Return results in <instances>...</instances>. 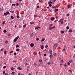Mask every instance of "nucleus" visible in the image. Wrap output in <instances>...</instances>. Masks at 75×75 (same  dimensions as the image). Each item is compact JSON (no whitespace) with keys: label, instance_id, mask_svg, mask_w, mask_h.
<instances>
[{"label":"nucleus","instance_id":"nucleus-1","mask_svg":"<svg viewBox=\"0 0 75 75\" xmlns=\"http://www.w3.org/2000/svg\"><path fill=\"white\" fill-rule=\"evenodd\" d=\"M18 38H19V36H18L16 37L15 39H14L13 41L14 42H16V41H17V40H18Z\"/></svg>","mask_w":75,"mask_h":75},{"label":"nucleus","instance_id":"nucleus-2","mask_svg":"<svg viewBox=\"0 0 75 75\" xmlns=\"http://www.w3.org/2000/svg\"><path fill=\"white\" fill-rule=\"evenodd\" d=\"M30 46L31 47H33L34 46V43H31L30 44Z\"/></svg>","mask_w":75,"mask_h":75},{"label":"nucleus","instance_id":"nucleus-3","mask_svg":"<svg viewBox=\"0 0 75 75\" xmlns=\"http://www.w3.org/2000/svg\"><path fill=\"white\" fill-rule=\"evenodd\" d=\"M49 53H50V55H52V50H49Z\"/></svg>","mask_w":75,"mask_h":75},{"label":"nucleus","instance_id":"nucleus-4","mask_svg":"<svg viewBox=\"0 0 75 75\" xmlns=\"http://www.w3.org/2000/svg\"><path fill=\"white\" fill-rule=\"evenodd\" d=\"M44 45H41V49H42V50H43V49H44Z\"/></svg>","mask_w":75,"mask_h":75},{"label":"nucleus","instance_id":"nucleus-5","mask_svg":"<svg viewBox=\"0 0 75 75\" xmlns=\"http://www.w3.org/2000/svg\"><path fill=\"white\" fill-rule=\"evenodd\" d=\"M54 20H55V18H54V17H53L51 18V20L52 21H54Z\"/></svg>","mask_w":75,"mask_h":75},{"label":"nucleus","instance_id":"nucleus-6","mask_svg":"<svg viewBox=\"0 0 75 75\" xmlns=\"http://www.w3.org/2000/svg\"><path fill=\"white\" fill-rule=\"evenodd\" d=\"M64 67L65 68H66V67H68V65H67L66 64H64Z\"/></svg>","mask_w":75,"mask_h":75},{"label":"nucleus","instance_id":"nucleus-7","mask_svg":"<svg viewBox=\"0 0 75 75\" xmlns=\"http://www.w3.org/2000/svg\"><path fill=\"white\" fill-rule=\"evenodd\" d=\"M55 28V26L49 28V30H52V29H53V28Z\"/></svg>","mask_w":75,"mask_h":75},{"label":"nucleus","instance_id":"nucleus-8","mask_svg":"<svg viewBox=\"0 0 75 75\" xmlns=\"http://www.w3.org/2000/svg\"><path fill=\"white\" fill-rule=\"evenodd\" d=\"M52 8H55V9H56L57 8V7L54 6H52Z\"/></svg>","mask_w":75,"mask_h":75},{"label":"nucleus","instance_id":"nucleus-9","mask_svg":"<svg viewBox=\"0 0 75 75\" xmlns=\"http://www.w3.org/2000/svg\"><path fill=\"white\" fill-rule=\"evenodd\" d=\"M58 11V9H56L54 10V12H57V11Z\"/></svg>","mask_w":75,"mask_h":75},{"label":"nucleus","instance_id":"nucleus-10","mask_svg":"<svg viewBox=\"0 0 75 75\" xmlns=\"http://www.w3.org/2000/svg\"><path fill=\"white\" fill-rule=\"evenodd\" d=\"M18 69H19V70H20V71H21V70L22 69L21 67H18Z\"/></svg>","mask_w":75,"mask_h":75},{"label":"nucleus","instance_id":"nucleus-11","mask_svg":"<svg viewBox=\"0 0 75 75\" xmlns=\"http://www.w3.org/2000/svg\"><path fill=\"white\" fill-rule=\"evenodd\" d=\"M45 41V39L43 38L41 40V42H42V41Z\"/></svg>","mask_w":75,"mask_h":75},{"label":"nucleus","instance_id":"nucleus-12","mask_svg":"<svg viewBox=\"0 0 75 75\" xmlns=\"http://www.w3.org/2000/svg\"><path fill=\"white\" fill-rule=\"evenodd\" d=\"M52 1H50L48 2V4H52Z\"/></svg>","mask_w":75,"mask_h":75},{"label":"nucleus","instance_id":"nucleus-13","mask_svg":"<svg viewBox=\"0 0 75 75\" xmlns=\"http://www.w3.org/2000/svg\"><path fill=\"white\" fill-rule=\"evenodd\" d=\"M63 20H64V19L63 18L62 19H60V20L59 21V22L60 23L61 21H63Z\"/></svg>","mask_w":75,"mask_h":75},{"label":"nucleus","instance_id":"nucleus-14","mask_svg":"<svg viewBox=\"0 0 75 75\" xmlns=\"http://www.w3.org/2000/svg\"><path fill=\"white\" fill-rule=\"evenodd\" d=\"M37 54V53L35 52L34 53H33V54L34 55H36Z\"/></svg>","mask_w":75,"mask_h":75},{"label":"nucleus","instance_id":"nucleus-15","mask_svg":"<svg viewBox=\"0 0 75 75\" xmlns=\"http://www.w3.org/2000/svg\"><path fill=\"white\" fill-rule=\"evenodd\" d=\"M40 28V27H36L35 28V30H37V29H38V28Z\"/></svg>","mask_w":75,"mask_h":75},{"label":"nucleus","instance_id":"nucleus-16","mask_svg":"<svg viewBox=\"0 0 75 75\" xmlns=\"http://www.w3.org/2000/svg\"><path fill=\"white\" fill-rule=\"evenodd\" d=\"M11 18L12 19H14V17H13V16H11Z\"/></svg>","mask_w":75,"mask_h":75},{"label":"nucleus","instance_id":"nucleus-17","mask_svg":"<svg viewBox=\"0 0 75 75\" xmlns=\"http://www.w3.org/2000/svg\"><path fill=\"white\" fill-rule=\"evenodd\" d=\"M57 45H58V44H56L54 45V47H57Z\"/></svg>","mask_w":75,"mask_h":75},{"label":"nucleus","instance_id":"nucleus-18","mask_svg":"<svg viewBox=\"0 0 75 75\" xmlns=\"http://www.w3.org/2000/svg\"><path fill=\"white\" fill-rule=\"evenodd\" d=\"M61 24H64V22L63 21H61Z\"/></svg>","mask_w":75,"mask_h":75},{"label":"nucleus","instance_id":"nucleus-19","mask_svg":"<svg viewBox=\"0 0 75 75\" xmlns=\"http://www.w3.org/2000/svg\"><path fill=\"white\" fill-rule=\"evenodd\" d=\"M27 26V25L26 24H25L23 26V27H25L26 26Z\"/></svg>","mask_w":75,"mask_h":75},{"label":"nucleus","instance_id":"nucleus-20","mask_svg":"<svg viewBox=\"0 0 75 75\" xmlns=\"http://www.w3.org/2000/svg\"><path fill=\"white\" fill-rule=\"evenodd\" d=\"M14 74H15V72H12L11 73V75H14Z\"/></svg>","mask_w":75,"mask_h":75},{"label":"nucleus","instance_id":"nucleus-21","mask_svg":"<svg viewBox=\"0 0 75 75\" xmlns=\"http://www.w3.org/2000/svg\"><path fill=\"white\" fill-rule=\"evenodd\" d=\"M6 52H7V51H5L4 52V54H5V55H6Z\"/></svg>","mask_w":75,"mask_h":75},{"label":"nucleus","instance_id":"nucleus-22","mask_svg":"<svg viewBox=\"0 0 75 75\" xmlns=\"http://www.w3.org/2000/svg\"><path fill=\"white\" fill-rule=\"evenodd\" d=\"M61 33H62V34H64V31H61Z\"/></svg>","mask_w":75,"mask_h":75},{"label":"nucleus","instance_id":"nucleus-23","mask_svg":"<svg viewBox=\"0 0 75 75\" xmlns=\"http://www.w3.org/2000/svg\"><path fill=\"white\" fill-rule=\"evenodd\" d=\"M16 51L18 52L19 51H20V49H16Z\"/></svg>","mask_w":75,"mask_h":75},{"label":"nucleus","instance_id":"nucleus-24","mask_svg":"<svg viewBox=\"0 0 75 75\" xmlns=\"http://www.w3.org/2000/svg\"><path fill=\"white\" fill-rule=\"evenodd\" d=\"M16 17L18 18H20V16H19L17 15Z\"/></svg>","mask_w":75,"mask_h":75},{"label":"nucleus","instance_id":"nucleus-25","mask_svg":"<svg viewBox=\"0 0 75 75\" xmlns=\"http://www.w3.org/2000/svg\"><path fill=\"white\" fill-rule=\"evenodd\" d=\"M10 12H11V13H14V11H10Z\"/></svg>","mask_w":75,"mask_h":75},{"label":"nucleus","instance_id":"nucleus-26","mask_svg":"<svg viewBox=\"0 0 75 75\" xmlns=\"http://www.w3.org/2000/svg\"><path fill=\"white\" fill-rule=\"evenodd\" d=\"M52 24H51L50 25L49 27H52Z\"/></svg>","mask_w":75,"mask_h":75},{"label":"nucleus","instance_id":"nucleus-27","mask_svg":"<svg viewBox=\"0 0 75 75\" xmlns=\"http://www.w3.org/2000/svg\"><path fill=\"white\" fill-rule=\"evenodd\" d=\"M17 55V53L16 52H14V55Z\"/></svg>","mask_w":75,"mask_h":75},{"label":"nucleus","instance_id":"nucleus-28","mask_svg":"<svg viewBox=\"0 0 75 75\" xmlns=\"http://www.w3.org/2000/svg\"><path fill=\"white\" fill-rule=\"evenodd\" d=\"M72 29H70L69 30V32H72Z\"/></svg>","mask_w":75,"mask_h":75},{"label":"nucleus","instance_id":"nucleus-29","mask_svg":"<svg viewBox=\"0 0 75 75\" xmlns=\"http://www.w3.org/2000/svg\"><path fill=\"white\" fill-rule=\"evenodd\" d=\"M7 30H4V33H6Z\"/></svg>","mask_w":75,"mask_h":75},{"label":"nucleus","instance_id":"nucleus-30","mask_svg":"<svg viewBox=\"0 0 75 75\" xmlns=\"http://www.w3.org/2000/svg\"><path fill=\"white\" fill-rule=\"evenodd\" d=\"M18 47H19V46L18 45H17L16 46V47L18 48Z\"/></svg>","mask_w":75,"mask_h":75},{"label":"nucleus","instance_id":"nucleus-31","mask_svg":"<svg viewBox=\"0 0 75 75\" xmlns=\"http://www.w3.org/2000/svg\"><path fill=\"white\" fill-rule=\"evenodd\" d=\"M34 35V34H33V33H32V34H30V36H33Z\"/></svg>","mask_w":75,"mask_h":75},{"label":"nucleus","instance_id":"nucleus-32","mask_svg":"<svg viewBox=\"0 0 75 75\" xmlns=\"http://www.w3.org/2000/svg\"><path fill=\"white\" fill-rule=\"evenodd\" d=\"M50 58H52V54H51L50 56Z\"/></svg>","mask_w":75,"mask_h":75},{"label":"nucleus","instance_id":"nucleus-33","mask_svg":"<svg viewBox=\"0 0 75 75\" xmlns=\"http://www.w3.org/2000/svg\"><path fill=\"white\" fill-rule=\"evenodd\" d=\"M69 62H70V63H71V62H72V60L71 59V60H70L69 61Z\"/></svg>","mask_w":75,"mask_h":75},{"label":"nucleus","instance_id":"nucleus-34","mask_svg":"<svg viewBox=\"0 0 75 75\" xmlns=\"http://www.w3.org/2000/svg\"><path fill=\"white\" fill-rule=\"evenodd\" d=\"M12 6H16V4H12Z\"/></svg>","mask_w":75,"mask_h":75},{"label":"nucleus","instance_id":"nucleus-35","mask_svg":"<svg viewBox=\"0 0 75 75\" xmlns=\"http://www.w3.org/2000/svg\"><path fill=\"white\" fill-rule=\"evenodd\" d=\"M66 28L67 29H69V26H67L66 27Z\"/></svg>","mask_w":75,"mask_h":75},{"label":"nucleus","instance_id":"nucleus-36","mask_svg":"<svg viewBox=\"0 0 75 75\" xmlns=\"http://www.w3.org/2000/svg\"><path fill=\"white\" fill-rule=\"evenodd\" d=\"M14 68L12 67V68H11V70H12V71H13V70H14Z\"/></svg>","mask_w":75,"mask_h":75},{"label":"nucleus","instance_id":"nucleus-37","mask_svg":"<svg viewBox=\"0 0 75 75\" xmlns=\"http://www.w3.org/2000/svg\"><path fill=\"white\" fill-rule=\"evenodd\" d=\"M34 24V22H33V23H30V24L31 25V24Z\"/></svg>","mask_w":75,"mask_h":75},{"label":"nucleus","instance_id":"nucleus-38","mask_svg":"<svg viewBox=\"0 0 75 75\" xmlns=\"http://www.w3.org/2000/svg\"><path fill=\"white\" fill-rule=\"evenodd\" d=\"M36 40H37V41H38L39 40V38H36Z\"/></svg>","mask_w":75,"mask_h":75},{"label":"nucleus","instance_id":"nucleus-39","mask_svg":"<svg viewBox=\"0 0 75 75\" xmlns=\"http://www.w3.org/2000/svg\"><path fill=\"white\" fill-rule=\"evenodd\" d=\"M69 71L71 72V73H72V71L71 70H69Z\"/></svg>","mask_w":75,"mask_h":75},{"label":"nucleus","instance_id":"nucleus-40","mask_svg":"<svg viewBox=\"0 0 75 75\" xmlns=\"http://www.w3.org/2000/svg\"><path fill=\"white\" fill-rule=\"evenodd\" d=\"M48 45H46L45 46V48H48Z\"/></svg>","mask_w":75,"mask_h":75},{"label":"nucleus","instance_id":"nucleus-41","mask_svg":"<svg viewBox=\"0 0 75 75\" xmlns=\"http://www.w3.org/2000/svg\"><path fill=\"white\" fill-rule=\"evenodd\" d=\"M4 15H5V16H6L7 15V13H4Z\"/></svg>","mask_w":75,"mask_h":75},{"label":"nucleus","instance_id":"nucleus-42","mask_svg":"<svg viewBox=\"0 0 75 75\" xmlns=\"http://www.w3.org/2000/svg\"><path fill=\"white\" fill-rule=\"evenodd\" d=\"M45 52H47V50L46 49H45V50H44Z\"/></svg>","mask_w":75,"mask_h":75},{"label":"nucleus","instance_id":"nucleus-43","mask_svg":"<svg viewBox=\"0 0 75 75\" xmlns=\"http://www.w3.org/2000/svg\"><path fill=\"white\" fill-rule=\"evenodd\" d=\"M49 7H51L52 6V5L51 4H50L49 5Z\"/></svg>","mask_w":75,"mask_h":75},{"label":"nucleus","instance_id":"nucleus-44","mask_svg":"<svg viewBox=\"0 0 75 75\" xmlns=\"http://www.w3.org/2000/svg\"><path fill=\"white\" fill-rule=\"evenodd\" d=\"M5 43H6V44H7V43H8V41L6 40L5 41Z\"/></svg>","mask_w":75,"mask_h":75},{"label":"nucleus","instance_id":"nucleus-45","mask_svg":"<svg viewBox=\"0 0 75 75\" xmlns=\"http://www.w3.org/2000/svg\"><path fill=\"white\" fill-rule=\"evenodd\" d=\"M6 14H9V12L7 11L6 12Z\"/></svg>","mask_w":75,"mask_h":75},{"label":"nucleus","instance_id":"nucleus-46","mask_svg":"<svg viewBox=\"0 0 75 75\" xmlns=\"http://www.w3.org/2000/svg\"><path fill=\"white\" fill-rule=\"evenodd\" d=\"M34 17H37V15H35Z\"/></svg>","mask_w":75,"mask_h":75},{"label":"nucleus","instance_id":"nucleus-47","mask_svg":"<svg viewBox=\"0 0 75 75\" xmlns=\"http://www.w3.org/2000/svg\"><path fill=\"white\" fill-rule=\"evenodd\" d=\"M47 64H48V65H50V64H51V63L50 62H49L47 63Z\"/></svg>","mask_w":75,"mask_h":75},{"label":"nucleus","instance_id":"nucleus-48","mask_svg":"<svg viewBox=\"0 0 75 75\" xmlns=\"http://www.w3.org/2000/svg\"><path fill=\"white\" fill-rule=\"evenodd\" d=\"M6 68V66H4L3 67V68Z\"/></svg>","mask_w":75,"mask_h":75},{"label":"nucleus","instance_id":"nucleus-49","mask_svg":"<svg viewBox=\"0 0 75 75\" xmlns=\"http://www.w3.org/2000/svg\"><path fill=\"white\" fill-rule=\"evenodd\" d=\"M5 23V21H4V22H3V23H2V24L3 25H4V24Z\"/></svg>","mask_w":75,"mask_h":75},{"label":"nucleus","instance_id":"nucleus-50","mask_svg":"<svg viewBox=\"0 0 75 75\" xmlns=\"http://www.w3.org/2000/svg\"><path fill=\"white\" fill-rule=\"evenodd\" d=\"M13 51H11L10 52V54H11V53H13Z\"/></svg>","mask_w":75,"mask_h":75},{"label":"nucleus","instance_id":"nucleus-51","mask_svg":"<svg viewBox=\"0 0 75 75\" xmlns=\"http://www.w3.org/2000/svg\"><path fill=\"white\" fill-rule=\"evenodd\" d=\"M69 16V14L68 13L67 15V16Z\"/></svg>","mask_w":75,"mask_h":75},{"label":"nucleus","instance_id":"nucleus-52","mask_svg":"<svg viewBox=\"0 0 75 75\" xmlns=\"http://www.w3.org/2000/svg\"><path fill=\"white\" fill-rule=\"evenodd\" d=\"M8 37H10V35H11V34H8Z\"/></svg>","mask_w":75,"mask_h":75},{"label":"nucleus","instance_id":"nucleus-53","mask_svg":"<svg viewBox=\"0 0 75 75\" xmlns=\"http://www.w3.org/2000/svg\"><path fill=\"white\" fill-rule=\"evenodd\" d=\"M68 65H70V63L69 62H68Z\"/></svg>","mask_w":75,"mask_h":75},{"label":"nucleus","instance_id":"nucleus-54","mask_svg":"<svg viewBox=\"0 0 75 75\" xmlns=\"http://www.w3.org/2000/svg\"><path fill=\"white\" fill-rule=\"evenodd\" d=\"M61 62H64V61H63V60H61Z\"/></svg>","mask_w":75,"mask_h":75},{"label":"nucleus","instance_id":"nucleus-55","mask_svg":"<svg viewBox=\"0 0 75 75\" xmlns=\"http://www.w3.org/2000/svg\"><path fill=\"white\" fill-rule=\"evenodd\" d=\"M5 73H6V71H4L3 72V74H5Z\"/></svg>","mask_w":75,"mask_h":75},{"label":"nucleus","instance_id":"nucleus-56","mask_svg":"<svg viewBox=\"0 0 75 75\" xmlns=\"http://www.w3.org/2000/svg\"><path fill=\"white\" fill-rule=\"evenodd\" d=\"M21 75V74H20V73H18V75Z\"/></svg>","mask_w":75,"mask_h":75},{"label":"nucleus","instance_id":"nucleus-57","mask_svg":"<svg viewBox=\"0 0 75 75\" xmlns=\"http://www.w3.org/2000/svg\"><path fill=\"white\" fill-rule=\"evenodd\" d=\"M39 7H40V6H37V8H39Z\"/></svg>","mask_w":75,"mask_h":75},{"label":"nucleus","instance_id":"nucleus-58","mask_svg":"<svg viewBox=\"0 0 75 75\" xmlns=\"http://www.w3.org/2000/svg\"><path fill=\"white\" fill-rule=\"evenodd\" d=\"M54 56H55L56 55V53H54V54H53Z\"/></svg>","mask_w":75,"mask_h":75},{"label":"nucleus","instance_id":"nucleus-59","mask_svg":"<svg viewBox=\"0 0 75 75\" xmlns=\"http://www.w3.org/2000/svg\"><path fill=\"white\" fill-rule=\"evenodd\" d=\"M73 5H75V3L74 2L73 3Z\"/></svg>","mask_w":75,"mask_h":75},{"label":"nucleus","instance_id":"nucleus-60","mask_svg":"<svg viewBox=\"0 0 75 75\" xmlns=\"http://www.w3.org/2000/svg\"><path fill=\"white\" fill-rule=\"evenodd\" d=\"M39 62H42V60H39Z\"/></svg>","mask_w":75,"mask_h":75},{"label":"nucleus","instance_id":"nucleus-61","mask_svg":"<svg viewBox=\"0 0 75 75\" xmlns=\"http://www.w3.org/2000/svg\"><path fill=\"white\" fill-rule=\"evenodd\" d=\"M5 75H8V74H7V73H6L5 74Z\"/></svg>","mask_w":75,"mask_h":75},{"label":"nucleus","instance_id":"nucleus-62","mask_svg":"<svg viewBox=\"0 0 75 75\" xmlns=\"http://www.w3.org/2000/svg\"><path fill=\"white\" fill-rule=\"evenodd\" d=\"M46 54H44V57H45V56H46Z\"/></svg>","mask_w":75,"mask_h":75},{"label":"nucleus","instance_id":"nucleus-63","mask_svg":"<svg viewBox=\"0 0 75 75\" xmlns=\"http://www.w3.org/2000/svg\"><path fill=\"white\" fill-rule=\"evenodd\" d=\"M21 27H22V26H19V28H21Z\"/></svg>","mask_w":75,"mask_h":75},{"label":"nucleus","instance_id":"nucleus-64","mask_svg":"<svg viewBox=\"0 0 75 75\" xmlns=\"http://www.w3.org/2000/svg\"><path fill=\"white\" fill-rule=\"evenodd\" d=\"M16 6H17V5H19V4H18V3H17L16 4Z\"/></svg>","mask_w":75,"mask_h":75}]
</instances>
